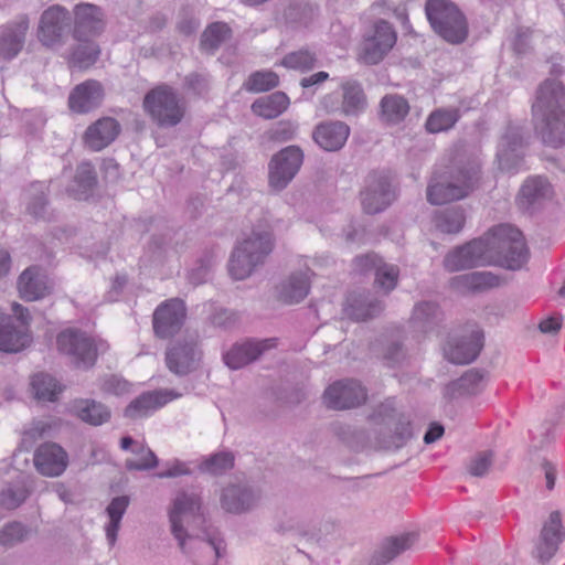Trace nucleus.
Masks as SVG:
<instances>
[{
  "instance_id": "1",
  "label": "nucleus",
  "mask_w": 565,
  "mask_h": 565,
  "mask_svg": "<svg viewBox=\"0 0 565 565\" xmlns=\"http://www.w3.org/2000/svg\"><path fill=\"white\" fill-rule=\"evenodd\" d=\"M482 181V163L477 157L457 158L443 172L430 178L426 196L433 205L460 201L477 191Z\"/></svg>"
},
{
  "instance_id": "2",
  "label": "nucleus",
  "mask_w": 565,
  "mask_h": 565,
  "mask_svg": "<svg viewBox=\"0 0 565 565\" xmlns=\"http://www.w3.org/2000/svg\"><path fill=\"white\" fill-rule=\"evenodd\" d=\"M532 116L535 132L544 145H565V87L559 81L546 79L540 85Z\"/></svg>"
},
{
  "instance_id": "3",
  "label": "nucleus",
  "mask_w": 565,
  "mask_h": 565,
  "mask_svg": "<svg viewBox=\"0 0 565 565\" xmlns=\"http://www.w3.org/2000/svg\"><path fill=\"white\" fill-rule=\"evenodd\" d=\"M273 230L268 224H257L234 248L228 271L236 280L250 276L255 267L262 265L274 249Z\"/></svg>"
},
{
  "instance_id": "4",
  "label": "nucleus",
  "mask_w": 565,
  "mask_h": 565,
  "mask_svg": "<svg viewBox=\"0 0 565 565\" xmlns=\"http://www.w3.org/2000/svg\"><path fill=\"white\" fill-rule=\"evenodd\" d=\"M489 263L508 269H520L529 258V249L520 230L510 224H500L482 236Z\"/></svg>"
},
{
  "instance_id": "5",
  "label": "nucleus",
  "mask_w": 565,
  "mask_h": 565,
  "mask_svg": "<svg viewBox=\"0 0 565 565\" xmlns=\"http://www.w3.org/2000/svg\"><path fill=\"white\" fill-rule=\"evenodd\" d=\"M425 13L433 31L449 44L463 43L469 35L465 13L451 0H426Z\"/></svg>"
},
{
  "instance_id": "6",
  "label": "nucleus",
  "mask_w": 565,
  "mask_h": 565,
  "mask_svg": "<svg viewBox=\"0 0 565 565\" xmlns=\"http://www.w3.org/2000/svg\"><path fill=\"white\" fill-rule=\"evenodd\" d=\"M171 533L182 552H186V535L193 533L190 522H204L201 495L194 491H180L169 513Z\"/></svg>"
},
{
  "instance_id": "7",
  "label": "nucleus",
  "mask_w": 565,
  "mask_h": 565,
  "mask_svg": "<svg viewBox=\"0 0 565 565\" xmlns=\"http://www.w3.org/2000/svg\"><path fill=\"white\" fill-rule=\"evenodd\" d=\"M56 343L58 351L67 355L77 369L83 370L92 367L98 352H105L108 349L106 342H97L87 333L75 329L62 331L57 335Z\"/></svg>"
},
{
  "instance_id": "8",
  "label": "nucleus",
  "mask_w": 565,
  "mask_h": 565,
  "mask_svg": "<svg viewBox=\"0 0 565 565\" xmlns=\"http://www.w3.org/2000/svg\"><path fill=\"white\" fill-rule=\"evenodd\" d=\"M143 108L160 127H174L184 116V107L177 93L166 84L159 85L146 94Z\"/></svg>"
},
{
  "instance_id": "9",
  "label": "nucleus",
  "mask_w": 565,
  "mask_h": 565,
  "mask_svg": "<svg viewBox=\"0 0 565 565\" xmlns=\"http://www.w3.org/2000/svg\"><path fill=\"white\" fill-rule=\"evenodd\" d=\"M13 316L0 315V350L19 352L31 343L29 324L31 316L28 308L18 302L12 303Z\"/></svg>"
},
{
  "instance_id": "10",
  "label": "nucleus",
  "mask_w": 565,
  "mask_h": 565,
  "mask_svg": "<svg viewBox=\"0 0 565 565\" xmlns=\"http://www.w3.org/2000/svg\"><path fill=\"white\" fill-rule=\"evenodd\" d=\"M527 145L529 134L525 126L520 122H510L498 146L497 158L500 169L510 173L520 171Z\"/></svg>"
},
{
  "instance_id": "11",
  "label": "nucleus",
  "mask_w": 565,
  "mask_h": 565,
  "mask_svg": "<svg viewBox=\"0 0 565 565\" xmlns=\"http://www.w3.org/2000/svg\"><path fill=\"white\" fill-rule=\"evenodd\" d=\"M360 195L363 211L367 214L383 212L396 198L390 177L379 171L369 173Z\"/></svg>"
},
{
  "instance_id": "12",
  "label": "nucleus",
  "mask_w": 565,
  "mask_h": 565,
  "mask_svg": "<svg viewBox=\"0 0 565 565\" xmlns=\"http://www.w3.org/2000/svg\"><path fill=\"white\" fill-rule=\"evenodd\" d=\"M202 358L198 337L189 335L173 342L166 352L168 369L179 376L196 370Z\"/></svg>"
},
{
  "instance_id": "13",
  "label": "nucleus",
  "mask_w": 565,
  "mask_h": 565,
  "mask_svg": "<svg viewBox=\"0 0 565 565\" xmlns=\"http://www.w3.org/2000/svg\"><path fill=\"white\" fill-rule=\"evenodd\" d=\"M70 26L68 11L60 6H52L40 18L38 39L50 49L62 46L68 35Z\"/></svg>"
},
{
  "instance_id": "14",
  "label": "nucleus",
  "mask_w": 565,
  "mask_h": 565,
  "mask_svg": "<svg viewBox=\"0 0 565 565\" xmlns=\"http://www.w3.org/2000/svg\"><path fill=\"white\" fill-rule=\"evenodd\" d=\"M303 162V152L298 146H288L276 153L269 162V186L284 190L295 178Z\"/></svg>"
},
{
  "instance_id": "15",
  "label": "nucleus",
  "mask_w": 565,
  "mask_h": 565,
  "mask_svg": "<svg viewBox=\"0 0 565 565\" xmlns=\"http://www.w3.org/2000/svg\"><path fill=\"white\" fill-rule=\"evenodd\" d=\"M397 34L392 24L385 20H379L373 25L372 34L365 38L361 60L369 65L380 63L393 49Z\"/></svg>"
},
{
  "instance_id": "16",
  "label": "nucleus",
  "mask_w": 565,
  "mask_h": 565,
  "mask_svg": "<svg viewBox=\"0 0 565 565\" xmlns=\"http://www.w3.org/2000/svg\"><path fill=\"white\" fill-rule=\"evenodd\" d=\"M186 317V308L182 300L171 298L161 302L152 315V327L156 337L169 339L180 331Z\"/></svg>"
},
{
  "instance_id": "17",
  "label": "nucleus",
  "mask_w": 565,
  "mask_h": 565,
  "mask_svg": "<svg viewBox=\"0 0 565 565\" xmlns=\"http://www.w3.org/2000/svg\"><path fill=\"white\" fill-rule=\"evenodd\" d=\"M366 390L359 381L341 380L329 385L323 393L328 408L342 411L360 406L366 401Z\"/></svg>"
},
{
  "instance_id": "18",
  "label": "nucleus",
  "mask_w": 565,
  "mask_h": 565,
  "mask_svg": "<svg viewBox=\"0 0 565 565\" xmlns=\"http://www.w3.org/2000/svg\"><path fill=\"white\" fill-rule=\"evenodd\" d=\"M202 536L193 533L186 535V552L195 565H216V561L223 556L225 551L221 537L202 531Z\"/></svg>"
},
{
  "instance_id": "19",
  "label": "nucleus",
  "mask_w": 565,
  "mask_h": 565,
  "mask_svg": "<svg viewBox=\"0 0 565 565\" xmlns=\"http://www.w3.org/2000/svg\"><path fill=\"white\" fill-rule=\"evenodd\" d=\"M487 264L490 263L482 237L455 248L444 258V266L450 273Z\"/></svg>"
},
{
  "instance_id": "20",
  "label": "nucleus",
  "mask_w": 565,
  "mask_h": 565,
  "mask_svg": "<svg viewBox=\"0 0 565 565\" xmlns=\"http://www.w3.org/2000/svg\"><path fill=\"white\" fill-rule=\"evenodd\" d=\"M565 539L561 514L553 511L544 522L540 536L535 543L533 556L541 563L548 562L557 552Z\"/></svg>"
},
{
  "instance_id": "21",
  "label": "nucleus",
  "mask_w": 565,
  "mask_h": 565,
  "mask_svg": "<svg viewBox=\"0 0 565 565\" xmlns=\"http://www.w3.org/2000/svg\"><path fill=\"white\" fill-rule=\"evenodd\" d=\"M49 195L50 186L46 182L36 181L31 183L22 193V204L25 213L35 221H53L55 215Z\"/></svg>"
},
{
  "instance_id": "22",
  "label": "nucleus",
  "mask_w": 565,
  "mask_h": 565,
  "mask_svg": "<svg viewBox=\"0 0 565 565\" xmlns=\"http://www.w3.org/2000/svg\"><path fill=\"white\" fill-rule=\"evenodd\" d=\"M553 196V188L548 180L541 175L529 177L522 184L516 196L519 207L533 213Z\"/></svg>"
},
{
  "instance_id": "23",
  "label": "nucleus",
  "mask_w": 565,
  "mask_h": 565,
  "mask_svg": "<svg viewBox=\"0 0 565 565\" xmlns=\"http://www.w3.org/2000/svg\"><path fill=\"white\" fill-rule=\"evenodd\" d=\"M355 269L362 274L374 271L375 284L386 294L396 287L398 268L395 265L386 264L376 254H366L354 258Z\"/></svg>"
},
{
  "instance_id": "24",
  "label": "nucleus",
  "mask_w": 565,
  "mask_h": 565,
  "mask_svg": "<svg viewBox=\"0 0 565 565\" xmlns=\"http://www.w3.org/2000/svg\"><path fill=\"white\" fill-rule=\"evenodd\" d=\"M180 396V393L168 388L145 392L127 405L124 415L130 419L147 417Z\"/></svg>"
},
{
  "instance_id": "25",
  "label": "nucleus",
  "mask_w": 565,
  "mask_h": 565,
  "mask_svg": "<svg viewBox=\"0 0 565 565\" xmlns=\"http://www.w3.org/2000/svg\"><path fill=\"white\" fill-rule=\"evenodd\" d=\"M30 21L21 14L0 28V56L10 61L23 49Z\"/></svg>"
},
{
  "instance_id": "26",
  "label": "nucleus",
  "mask_w": 565,
  "mask_h": 565,
  "mask_svg": "<svg viewBox=\"0 0 565 565\" xmlns=\"http://www.w3.org/2000/svg\"><path fill=\"white\" fill-rule=\"evenodd\" d=\"M104 99V87L96 79L76 85L68 95V107L76 114H87L97 108Z\"/></svg>"
},
{
  "instance_id": "27",
  "label": "nucleus",
  "mask_w": 565,
  "mask_h": 565,
  "mask_svg": "<svg viewBox=\"0 0 565 565\" xmlns=\"http://www.w3.org/2000/svg\"><path fill=\"white\" fill-rule=\"evenodd\" d=\"M33 461L41 475L57 477L65 471L68 457L66 451L57 444L46 443L35 450Z\"/></svg>"
},
{
  "instance_id": "28",
  "label": "nucleus",
  "mask_w": 565,
  "mask_h": 565,
  "mask_svg": "<svg viewBox=\"0 0 565 565\" xmlns=\"http://www.w3.org/2000/svg\"><path fill=\"white\" fill-rule=\"evenodd\" d=\"M74 15L73 36L75 40L96 36L104 29V14L97 6L90 3L77 4L74 9Z\"/></svg>"
},
{
  "instance_id": "29",
  "label": "nucleus",
  "mask_w": 565,
  "mask_h": 565,
  "mask_svg": "<svg viewBox=\"0 0 565 565\" xmlns=\"http://www.w3.org/2000/svg\"><path fill=\"white\" fill-rule=\"evenodd\" d=\"M120 124L113 117H102L84 132V143L92 151H100L113 143L120 134Z\"/></svg>"
},
{
  "instance_id": "30",
  "label": "nucleus",
  "mask_w": 565,
  "mask_h": 565,
  "mask_svg": "<svg viewBox=\"0 0 565 565\" xmlns=\"http://www.w3.org/2000/svg\"><path fill=\"white\" fill-rule=\"evenodd\" d=\"M467 337H462L445 349V355L454 364H469L477 359L482 348L483 332L471 328Z\"/></svg>"
},
{
  "instance_id": "31",
  "label": "nucleus",
  "mask_w": 565,
  "mask_h": 565,
  "mask_svg": "<svg viewBox=\"0 0 565 565\" xmlns=\"http://www.w3.org/2000/svg\"><path fill=\"white\" fill-rule=\"evenodd\" d=\"M350 136V127L343 121H322L312 131L313 141L326 151L343 148Z\"/></svg>"
},
{
  "instance_id": "32",
  "label": "nucleus",
  "mask_w": 565,
  "mask_h": 565,
  "mask_svg": "<svg viewBox=\"0 0 565 565\" xmlns=\"http://www.w3.org/2000/svg\"><path fill=\"white\" fill-rule=\"evenodd\" d=\"M18 291L25 301H35L51 292L46 274L38 266L24 269L18 278Z\"/></svg>"
},
{
  "instance_id": "33",
  "label": "nucleus",
  "mask_w": 565,
  "mask_h": 565,
  "mask_svg": "<svg viewBox=\"0 0 565 565\" xmlns=\"http://www.w3.org/2000/svg\"><path fill=\"white\" fill-rule=\"evenodd\" d=\"M274 339L264 341L247 340L242 343L234 344L223 355L224 363L232 370H238L257 360L263 352L268 350Z\"/></svg>"
},
{
  "instance_id": "34",
  "label": "nucleus",
  "mask_w": 565,
  "mask_h": 565,
  "mask_svg": "<svg viewBox=\"0 0 565 565\" xmlns=\"http://www.w3.org/2000/svg\"><path fill=\"white\" fill-rule=\"evenodd\" d=\"M258 500L254 490L243 484H230L222 490L221 507L228 513L239 514L256 505Z\"/></svg>"
},
{
  "instance_id": "35",
  "label": "nucleus",
  "mask_w": 565,
  "mask_h": 565,
  "mask_svg": "<svg viewBox=\"0 0 565 565\" xmlns=\"http://www.w3.org/2000/svg\"><path fill=\"white\" fill-rule=\"evenodd\" d=\"M444 320V312L434 301H420L414 306L409 320L415 332L429 333L435 331Z\"/></svg>"
},
{
  "instance_id": "36",
  "label": "nucleus",
  "mask_w": 565,
  "mask_h": 565,
  "mask_svg": "<svg viewBox=\"0 0 565 565\" xmlns=\"http://www.w3.org/2000/svg\"><path fill=\"white\" fill-rule=\"evenodd\" d=\"M72 414L90 426H102L110 420V408L93 398H78L72 404Z\"/></svg>"
},
{
  "instance_id": "37",
  "label": "nucleus",
  "mask_w": 565,
  "mask_h": 565,
  "mask_svg": "<svg viewBox=\"0 0 565 565\" xmlns=\"http://www.w3.org/2000/svg\"><path fill=\"white\" fill-rule=\"evenodd\" d=\"M416 541V534L405 533L398 536H392L384 540L374 552L370 563L371 565H385L393 561L403 552L413 546Z\"/></svg>"
},
{
  "instance_id": "38",
  "label": "nucleus",
  "mask_w": 565,
  "mask_h": 565,
  "mask_svg": "<svg viewBox=\"0 0 565 565\" xmlns=\"http://www.w3.org/2000/svg\"><path fill=\"white\" fill-rule=\"evenodd\" d=\"M310 281L307 273L291 274L277 288L278 298L287 305L302 301L309 294Z\"/></svg>"
},
{
  "instance_id": "39",
  "label": "nucleus",
  "mask_w": 565,
  "mask_h": 565,
  "mask_svg": "<svg viewBox=\"0 0 565 565\" xmlns=\"http://www.w3.org/2000/svg\"><path fill=\"white\" fill-rule=\"evenodd\" d=\"M340 87L343 116H358L363 113L367 103L362 85L356 81L347 79Z\"/></svg>"
},
{
  "instance_id": "40",
  "label": "nucleus",
  "mask_w": 565,
  "mask_h": 565,
  "mask_svg": "<svg viewBox=\"0 0 565 565\" xmlns=\"http://www.w3.org/2000/svg\"><path fill=\"white\" fill-rule=\"evenodd\" d=\"M486 386V374L479 370H469L461 377L451 382L446 394L455 397L460 395H476Z\"/></svg>"
},
{
  "instance_id": "41",
  "label": "nucleus",
  "mask_w": 565,
  "mask_h": 565,
  "mask_svg": "<svg viewBox=\"0 0 565 565\" xmlns=\"http://www.w3.org/2000/svg\"><path fill=\"white\" fill-rule=\"evenodd\" d=\"M288 106V96L282 92H275L268 96L257 98L252 104V110L259 117L273 119L282 114Z\"/></svg>"
},
{
  "instance_id": "42",
  "label": "nucleus",
  "mask_w": 565,
  "mask_h": 565,
  "mask_svg": "<svg viewBox=\"0 0 565 565\" xmlns=\"http://www.w3.org/2000/svg\"><path fill=\"white\" fill-rule=\"evenodd\" d=\"M500 279L490 271H473L457 276L452 285L462 290L481 291L499 286Z\"/></svg>"
},
{
  "instance_id": "43",
  "label": "nucleus",
  "mask_w": 565,
  "mask_h": 565,
  "mask_svg": "<svg viewBox=\"0 0 565 565\" xmlns=\"http://www.w3.org/2000/svg\"><path fill=\"white\" fill-rule=\"evenodd\" d=\"M129 505V498L127 495H120L114 498L108 507L106 508L109 522L105 527L106 537L110 546L116 543L117 534L120 527L121 519Z\"/></svg>"
},
{
  "instance_id": "44",
  "label": "nucleus",
  "mask_w": 565,
  "mask_h": 565,
  "mask_svg": "<svg viewBox=\"0 0 565 565\" xmlns=\"http://www.w3.org/2000/svg\"><path fill=\"white\" fill-rule=\"evenodd\" d=\"M460 118V110L456 107L438 108L429 114L425 127L430 134H438L451 129Z\"/></svg>"
},
{
  "instance_id": "45",
  "label": "nucleus",
  "mask_w": 565,
  "mask_h": 565,
  "mask_svg": "<svg viewBox=\"0 0 565 565\" xmlns=\"http://www.w3.org/2000/svg\"><path fill=\"white\" fill-rule=\"evenodd\" d=\"M381 118L390 124L402 121L409 111L407 100L399 95H386L381 100Z\"/></svg>"
},
{
  "instance_id": "46",
  "label": "nucleus",
  "mask_w": 565,
  "mask_h": 565,
  "mask_svg": "<svg viewBox=\"0 0 565 565\" xmlns=\"http://www.w3.org/2000/svg\"><path fill=\"white\" fill-rule=\"evenodd\" d=\"M76 41L78 44L72 51L71 61L79 68H87L94 65L100 55L98 44L92 38Z\"/></svg>"
},
{
  "instance_id": "47",
  "label": "nucleus",
  "mask_w": 565,
  "mask_h": 565,
  "mask_svg": "<svg viewBox=\"0 0 565 565\" xmlns=\"http://www.w3.org/2000/svg\"><path fill=\"white\" fill-rule=\"evenodd\" d=\"M465 211L460 206L449 207L436 214V227L447 234L459 233L465 225Z\"/></svg>"
},
{
  "instance_id": "48",
  "label": "nucleus",
  "mask_w": 565,
  "mask_h": 565,
  "mask_svg": "<svg viewBox=\"0 0 565 565\" xmlns=\"http://www.w3.org/2000/svg\"><path fill=\"white\" fill-rule=\"evenodd\" d=\"M381 303L379 301H367L366 298L350 297L345 307L347 315L356 320H366L374 317L381 311Z\"/></svg>"
},
{
  "instance_id": "49",
  "label": "nucleus",
  "mask_w": 565,
  "mask_h": 565,
  "mask_svg": "<svg viewBox=\"0 0 565 565\" xmlns=\"http://www.w3.org/2000/svg\"><path fill=\"white\" fill-rule=\"evenodd\" d=\"M234 466V455L231 451H220L212 454L199 463V469L202 472L211 475H222Z\"/></svg>"
},
{
  "instance_id": "50",
  "label": "nucleus",
  "mask_w": 565,
  "mask_h": 565,
  "mask_svg": "<svg viewBox=\"0 0 565 565\" xmlns=\"http://www.w3.org/2000/svg\"><path fill=\"white\" fill-rule=\"evenodd\" d=\"M231 36V29L224 22L211 23L202 33L201 46L206 51H215Z\"/></svg>"
},
{
  "instance_id": "51",
  "label": "nucleus",
  "mask_w": 565,
  "mask_h": 565,
  "mask_svg": "<svg viewBox=\"0 0 565 565\" xmlns=\"http://www.w3.org/2000/svg\"><path fill=\"white\" fill-rule=\"evenodd\" d=\"M131 451L139 458L126 459L125 467L127 470L146 471L158 466V458L149 447L142 444H137L135 447H132Z\"/></svg>"
},
{
  "instance_id": "52",
  "label": "nucleus",
  "mask_w": 565,
  "mask_h": 565,
  "mask_svg": "<svg viewBox=\"0 0 565 565\" xmlns=\"http://www.w3.org/2000/svg\"><path fill=\"white\" fill-rule=\"evenodd\" d=\"M31 385L38 399L52 402L61 392V387L57 385L56 380L44 373L35 374L32 377Z\"/></svg>"
},
{
  "instance_id": "53",
  "label": "nucleus",
  "mask_w": 565,
  "mask_h": 565,
  "mask_svg": "<svg viewBox=\"0 0 565 565\" xmlns=\"http://www.w3.org/2000/svg\"><path fill=\"white\" fill-rule=\"evenodd\" d=\"M279 84L278 75L273 71L252 73L244 83V88L252 93H262L275 88Z\"/></svg>"
},
{
  "instance_id": "54",
  "label": "nucleus",
  "mask_w": 565,
  "mask_h": 565,
  "mask_svg": "<svg viewBox=\"0 0 565 565\" xmlns=\"http://www.w3.org/2000/svg\"><path fill=\"white\" fill-rule=\"evenodd\" d=\"M74 181L77 189L74 190L75 196L82 199L86 195L96 184V172L92 163L82 162L77 166Z\"/></svg>"
},
{
  "instance_id": "55",
  "label": "nucleus",
  "mask_w": 565,
  "mask_h": 565,
  "mask_svg": "<svg viewBox=\"0 0 565 565\" xmlns=\"http://www.w3.org/2000/svg\"><path fill=\"white\" fill-rule=\"evenodd\" d=\"M317 63V56L313 52L309 50H299L296 52H291L281 61V65L287 68L299 70V71H308L315 67Z\"/></svg>"
},
{
  "instance_id": "56",
  "label": "nucleus",
  "mask_w": 565,
  "mask_h": 565,
  "mask_svg": "<svg viewBox=\"0 0 565 565\" xmlns=\"http://www.w3.org/2000/svg\"><path fill=\"white\" fill-rule=\"evenodd\" d=\"M28 529L20 522L12 521L3 525L0 530V545L3 547H12L25 540Z\"/></svg>"
},
{
  "instance_id": "57",
  "label": "nucleus",
  "mask_w": 565,
  "mask_h": 565,
  "mask_svg": "<svg viewBox=\"0 0 565 565\" xmlns=\"http://www.w3.org/2000/svg\"><path fill=\"white\" fill-rule=\"evenodd\" d=\"M29 497V491L23 484L8 486L0 492V505L7 510L20 507Z\"/></svg>"
},
{
  "instance_id": "58",
  "label": "nucleus",
  "mask_w": 565,
  "mask_h": 565,
  "mask_svg": "<svg viewBox=\"0 0 565 565\" xmlns=\"http://www.w3.org/2000/svg\"><path fill=\"white\" fill-rule=\"evenodd\" d=\"M413 438L412 424L405 417H401L395 426L392 440L387 447L401 448Z\"/></svg>"
},
{
  "instance_id": "59",
  "label": "nucleus",
  "mask_w": 565,
  "mask_h": 565,
  "mask_svg": "<svg viewBox=\"0 0 565 565\" xmlns=\"http://www.w3.org/2000/svg\"><path fill=\"white\" fill-rule=\"evenodd\" d=\"M492 463V452L483 451L478 454L469 463L468 471L471 476L483 477Z\"/></svg>"
},
{
  "instance_id": "60",
  "label": "nucleus",
  "mask_w": 565,
  "mask_h": 565,
  "mask_svg": "<svg viewBox=\"0 0 565 565\" xmlns=\"http://www.w3.org/2000/svg\"><path fill=\"white\" fill-rule=\"evenodd\" d=\"M319 109L327 115H343L341 94L333 92L324 95L319 102Z\"/></svg>"
},
{
  "instance_id": "61",
  "label": "nucleus",
  "mask_w": 565,
  "mask_h": 565,
  "mask_svg": "<svg viewBox=\"0 0 565 565\" xmlns=\"http://www.w3.org/2000/svg\"><path fill=\"white\" fill-rule=\"evenodd\" d=\"M298 126L291 121H279L271 130L270 138L278 142L292 140L297 135Z\"/></svg>"
},
{
  "instance_id": "62",
  "label": "nucleus",
  "mask_w": 565,
  "mask_h": 565,
  "mask_svg": "<svg viewBox=\"0 0 565 565\" xmlns=\"http://www.w3.org/2000/svg\"><path fill=\"white\" fill-rule=\"evenodd\" d=\"M190 473L191 469L189 468L188 463L175 459L172 462L168 463V468L166 470L160 471L157 476L159 478H174Z\"/></svg>"
},
{
  "instance_id": "63",
  "label": "nucleus",
  "mask_w": 565,
  "mask_h": 565,
  "mask_svg": "<svg viewBox=\"0 0 565 565\" xmlns=\"http://www.w3.org/2000/svg\"><path fill=\"white\" fill-rule=\"evenodd\" d=\"M562 327V317H548L542 320L539 324V329L543 333L554 334L559 331Z\"/></svg>"
},
{
  "instance_id": "64",
  "label": "nucleus",
  "mask_w": 565,
  "mask_h": 565,
  "mask_svg": "<svg viewBox=\"0 0 565 565\" xmlns=\"http://www.w3.org/2000/svg\"><path fill=\"white\" fill-rule=\"evenodd\" d=\"M210 275V267L206 265H201L198 268H194L189 274V280L193 285H200L206 281Z\"/></svg>"
}]
</instances>
